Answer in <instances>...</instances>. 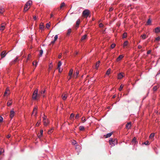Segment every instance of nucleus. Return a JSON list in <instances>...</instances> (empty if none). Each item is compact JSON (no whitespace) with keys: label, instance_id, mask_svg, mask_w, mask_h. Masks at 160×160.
<instances>
[{"label":"nucleus","instance_id":"1","mask_svg":"<svg viewBox=\"0 0 160 160\" xmlns=\"http://www.w3.org/2000/svg\"><path fill=\"white\" fill-rule=\"evenodd\" d=\"M32 4V1L29 0L25 4L24 9L23 12H27L30 8V6Z\"/></svg>","mask_w":160,"mask_h":160},{"label":"nucleus","instance_id":"2","mask_svg":"<svg viewBox=\"0 0 160 160\" xmlns=\"http://www.w3.org/2000/svg\"><path fill=\"white\" fill-rule=\"evenodd\" d=\"M40 94H38V89H36L33 92L32 98L33 99L35 100H38L40 97Z\"/></svg>","mask_w":160,"mask_h":160},{"label":"nucleus","instance_id":"3","mask_svg":"<svg viewBox=\"0 0 160 160\" xmlns=\"http://www.w3.org/2000/svg\"><path fill=\"white\" fill-rule=\"evenodd\" d=\"M90 14V12L89 10L88 9H85L83 11L82 13V16L84 18H87Z\"/></svg>","mask_w":160,"mask_h":160},{"label":"nucleus","instance_id":"4","mask_svg":"<svg viewBox=\"0 0 160 160\" xmlns=\"http://www.w3.org/2000/svg\"><path fill=\"white\" fill-rule=\"evenodd\" d=\"M109 142L112 146H113L117 143V141L115 139L111 138L109 140Z\"/></svg>","mask_w":160,"mask_h":160},{"label":"nucleus","instance_id":"5","mask_svg":"<svg viewBox=\"0 0 160 160\" xmlns=\"http://www.w3.org/2000/svg\"><path fill=\"white\" fill-rule=\"evenodd\" d=\"M131 122H129L126 124V128L127 129H129L131 128Z\"/></svg>","mask_w":160,"mask_h":160},{"label":"nucleus","instance_id":"6","mask_svg":"<svg viewBox=\"0 0 160 160\" xmlns=\"http://www.w3.org/2000/svg\"><path fill=\"white\" fill-rule=\"evenodd\" d=\"M7 53H6L5 51H3L1 53L0 55L1 57V58H4L7 55Z\"/></svg>","mask_w":160,"mask_h":160},{"label":"nucleus","instance_id":"7","mask_svg":"<svg viewBox=\"0 0 160 160\" xmlns=\"http://www.w3.org/2000/svg\"><path fill=\"white\" fill-rule=\"evenodd\" d=\"M124 73L122 72H121L118 74V79H121L123 77Z\"/></svg>","mask_w":160,"mask_h":160},{"label":"nucleus","instance_id":"8","mask_svg":"<svg viewBox=\"0 0 160 160\" xmlns=\"http://www.w3.org/2000/svg\"><path fill=\"white\" fill-rule=\"evenodd\" d=\"M43 122L44 125L45 126H47L49 123L48 120L47 119H44V120H43Z\"/></svg>","mask_w":160,"mask_h":160},{"label":"nucleus","instance_id":"9","mask_svg":"<svg viewBox=\"0 0 160 160\" xmlns=\"http://www.w3.org/2000/svg\"><path fill=\"white\" fill-rule=\"evenodd\" d=\"M14 113L15 112L13 109L11 111L10 116L11 118H12L14 116Z\"/></svg>","mask_w":160,"mask_h":160},{"label":"nucleus","instance_id":"10","mask_svg":"<svg viewBox=\"0 0 160 160\" xmlns=\"http://www.w3.org/2000/svg\"><path fill=\"white\" fill-rule=\"evenodd\" d=\"M68 94L66 93H63L62 95V99L63 100H65L67 97Z\"/></svg>","mask_w":160,"mask_h":160},{"label":"nucleus","instance_id":"11","mask_svg":"<svg viewBox=\"0 0 160 160\" xmlns=\"http://www.w3.org/2000/svg\"><path fill=\"white\" fill-rule=\"evenodd\" d=\"M37 107H35L33 109V112L32 113V114H34V113L35 112V114L34 115L36 117V116L37 114Z\"/></svg>","mask_w":160,"mask_h":160},{"label":"nucleus","instance_id":"12","mask_svg":"<svg viewBox=\"0 0 160 160\" xmlns=\"http://www.w3.org/2000/svg\"><path fill=\"white\" fill-rule=\"evenodd\" d=\"M154 32L156 33H158L160 32V27H158L156 28Z\"/></svg>","mask_w":160,"mask_h":160},{"label":"nucleus","instance_id":"13","mask_svg":"<svg viewBox=\"0 0 160 160\" xmlns=\"http://www.w3.org/2000/svg\"><path fill=\"white\" fill-rule=\"evenodd\" d=\"M123 57V56L122 55H120L117 59V61L118 62L120 61L121 59Z\"/></svg>","mask_w":160,"mask_h":160},{"label":"nucleus","instance_id":"14","mask_svg":"<svg viewBox=\"0 0 160 160\" xmlns=\"http://www.w3.org/2000/svg\"><path fill=\"white\" fill-rule=\"evenodd\" d=\"M137 142L136 141V138L135 137L134 138L132 141L131 143H132V144H135L137 143Z\"/></svg>","mask_w":160,"mask_h":160},{"label":"nucleus","instance_id":"15","mask_svg":"<svg viewBox=\"0 0 160 160\" xmlns=\"http://www.w3.org/2000/svg\"><path fill=\"white\" fill-rule=\"evenodd\" d=\"M87 37V35L86 34H85L84 35H83V36H82V37L81 39V42L83 41L84 40H85V39H86Z\"/></svg>","mask_w":160,"mask_h":160},{"label":"nucleus","instance_id":"16","mask_svg":"<svg viewBox=\"0 0 160 160\" xmlns=\"http://www.w3.org/2000/svg\"><path fill=\"white\" fill-rule=\"evenodd\" d=\"M100 61H98L96 63L95 65V68L96 69H97L99 67V65L100 64Z\"/></svg>","mask_w":160,"mask_h":160},{"label":"nucleus","instance_id":"17","mask_svg":"<svg viewBox=\"0 0 160 160\" xmlns=\"http://www.w3.org/2000/svg\"><path fill=\"white\" fill-rule=\"evenodd\" d=\"M18 60V58L17 57L14 60H13L12 62H11V64H14L15 63L17 62Z\"/></svg>","mask_w":160,"mask_h":160},{"label":"nucleus","instance_id":"18","mask_svg":"<svg viewBox=\"0 0 160 160\" xmlns=\"http://www.w3.org/2000/svg\"><path fill=\"white\" fill-rule=\"evenodd\" d=\"M79 73V71L77 70H76L75 73L74 74V75H73V77H76V78H77L78 75Z\"/></svg>","mask_w":160,"mask_h":160},{"label":"nucleus","instance_id":"19","mask_svg":"<svg viewBox=\"0 0 160 160\" xmlns=\"http://www.w3.org/2000/svg\"><path fill=\"white\" fill-rule=\"evenodd\" d=\"M44 27V26L43 23H41L39 25L40 29H43Z\"/></svg>","mask_w":160,"mask_h":160},{"label":"nucleus","instance_id":"20","mask_svg":"<svg viewBox=\"0 0 160 160\" xmlns=\"http://www.w3.org/2000/svg\"><path fill=\"white\" fill-rule=\"evenodd\" d=\"M80 20L79 19H78L76 22V27L78 28V27L79 24H80Z\"/></svg>","mask_w":160,"mask_h":160},{"label":"nucleus","instance_id":"21","mask_svg":"<svg viewBox=\"0 0 160 160\" xmlns=\"http://www.w3.org/2000/svg\"><path fill=\"white\" fill-rule=\"evenodd\" d=\"M73 72V69H71L69 72V75L70 77H72V74Z\"/></svg>","mask_w":160,"mask_h":160},{"label":"nucleus","instance_id":"22","mask_svg":"<svg viewBox=\"0 0 160 160\" xmlns=\"http://www.w3.org/2000/svg\"><path fill=\"white\" fill-rule=\"evenodd\" d=\"M12 100H9L7 103V106H10V105H11L12 104Z\"/></svg>","mask_w":160,"mask_h":160},{"label":"nucleus","instance_id":"23","mask_svg":"<svg viewBox=\"0 0 160 160\" xmlns=\"http://www.w3.org/2000/svg\"><path fill=\"white\" fill-rule=\"evenodd\" d=\"M65 3L64 2H62L60 6V9H61L63 7H65Z\"/></svg>","mask_w":160,"mask_h":160},{"label":"nucleus","instance_id":"24","mask_svg":"<svg viewBox=\"0 0 160 160\" xmlns=\"http://www.w3.org/2000/svg\"><path fill=\"white\" fill-rule=\"evenodd\" d=\"M45 91H46L45 90H41L40 92V95H42L43 97H44L45 96L43 94L45 92Z\"/></svg>","mask_w":160,"mask_h":160},{"label":"nucleus","instance_id":"25","mask_svg":"<svg viewBox=\"0 0 160 160\" xmlns=\"http://www.w3.org/2000/svg\"><path fill=\"white\" fill-rule=\"evenodd\" d=\"M154 133H152L150 134L149 136V138L150 139H152L154 137Z\"/></svg>","mask_w":160,"mask_h":160},{"label":"nucleus","instance_id":"26","mask_svg":"<svg viewBox=\"0 0 160 160\" xmlns=\"http://www.w3.org/2000/svg\"><path fill=\"white\" fill-rule=\"evenodd\" d=\"M5 26H2L0 27V31H2L5 28Z\"/></svg>","mask_w":160,"mask_h":160},{"label":"nucleus","instance_id":"27","mask_svg":"<svg viewBox=\"0 0 160 160\" xmlns=\"http://www.w3.org/2000/svg\"><path fill=\"white\" fill-rule=\"evenodd\" d=\"M112 132H110V133H108L106 135V138H108L110 137L111 136V135L112 134Z\"/></svg>","mask_w":160,"mask_h":160},{"label":"nucleus","instance_id":"28","mask_svg":"<svg viewBox=\"0 0 160 160\" xmlns=\"http://www.w3.org/2000/svg\"><path fill=\"white\" fill-rule=\"evenodd\" d=\"M71 31H72V30L71 28H69L68 29L67 35H69L70 34Z\"/></svg>","mask_w":160,"mask_h":160},{"label":"nucleus","instance_id":"29","mask_svg":"<svg viewBox=\"0 0 160 160\" xmlns=\"http://www.w3.org/2000/svg\"><path fill=\"white\" fill-rule=\"evenodd\" d=\"M141 36L142 38L143 39H145V38H146V34H144L143 35H142Z\"/></svg>","mask_w":160,"mask_h":160},{"label":"nucleus","instance_id":"30","mask_svg":"<svg viewBox=\"0 0 160 160\" xmlns=\"http://www.w3.org/2000/svg\"><path fill=\"white\" fill-rule=\"evenodd\" d=\"M74 114L73 113H71L70 116V119L71 120L72 119L74 118Z\"/></svg>","mask_w":160,"mask_h":160},{"label":"nucleus","instance_id":"31","mask_svg":"<svg viewBox=\"0 0 160 160\" xmlns=\"http://www.w3.org/2000/svg\"><path fill=\"white\" fill-rule=\"evenodd\" d=\"M62 64V63L61 62V61H59L58 63V68H60V67L61 66Z\"/></svg>","mask_w":160,"mask_h":160},{"label":"nucleus","instance_id":"32","mask_svg":"<svg viewBox=\"0 0 160 160\" xmlns=\"http://www.w3.org/2000/svg\"><path fill=\"white\" fill-rule=\"evenodd\" d=\"M4 12V9L2 8H0V13L2 14Z\"/></svg>","mask_w":160,"mask_h":160},{"label":"nucleus","instance_id":"33","mask_svg":"<svg viewBox=\"0 0 160 160\" xmlns=\"http://www.w3.org/2000/svg\"><path fill=\"white\" fill-rule=\"evenodd\" d=\"M158 88V87L157 86H155L153 87V89L154 91H155L157 90Z\"/></svg>","mask_w":160,"mask_h":160},{"label":"nucleus","instance_id":"34","mask_svg":"<svg viewBox=\"0 0 160 160\" xmlns=\"http://www.w3.org/2000/svg\"><path fill=\"white\" fill-rule=\"evenodd\" d=\"M128 42L127 41H125L123 44V47H125L128 45Z\"/></svg>","mask_w":160,"mask_h":160},{"label":"nucleus","instance_id":"35","mask_svg":"<svg viewBox=\"0 0 160 160\" xmlns=\"http://www.w3.org/2000/svg\"><path fill=\"white\" fill-rule=\"evenodd\" d=\"M53 128H52L51 129L49 130L48 132V134H50L53 132Z\"/></svg>","mask_w":160,"mask_h":160},{"label":"nucleus","instance_id":"36","mask_svg":"<svg viewBox=\"0 0 160 160\" xmlns=\"http://www.w3.org/2000/svg\"><path fill=\"white\" fill-rule=\"evenodd\" d=\"M39 52H40V53H39V55L40 57H41L42 55V54L43 53V50H40V51H39Z\"/></svg>","mask_w":160,"mask_h":160},{"label":"nucleus","instance_id":"37","mask_svg":"<svg viewBox=\"0 0 160 160\" xmlns=\"http://www.w3.org/2000/svg\"><path fill=\"white\" fill-rule=\"evenodd\" d=\"M151 23V20L149 19L148 20V21L147 22V24L148 25H150Z\"/></svg>","mask_w":160,"mask_h":160},{"label":"nucleus","instance_id":"38","mask_svg":"<svg viewBox=\"0 0 160 160\" xmlns=\"http://www.w3.org/2000/svg\"><path fill=\"white\" fill-rule=\"evenodd\" d=\"M4 151V150L3 148H0V155H1Z\"/></svg>","mask_w":160,"mask_h":160},{"label":"nucleus","instance_id":"39","mask_svg":"<svg viewBox=\"0 0 160 160\" xmlns=\"http://www.w3.org/2000/svg\"><path fill=\"white\" fill-rule=\"evenodd\" d=\"M79 129L80 130H83L84 129V128L83 126H81L79 127Z\"/></svg>","mask_w":160,"mask_h":160},{"label":"nucleus","instance_id":"40","mask_svg":"<svg viewBox=\"0 0 160 160\" xmlns=\"http://www.w3.org/2000/svg\"><path fill=\"white\" fill-rule=\"evenodd\" d=\"M50 22L47 23L46 25V27L48 28L50 27Z\"/></svg>","mask_w":160,"mask_h":160},{"label":"nucleus","instance_id":"41","mask_svg":"<svg viewBox=\"0 0 160 160\" xmlns=\"http://www.w3.org/2000/svg\"><path fill=\"white\" fill-rule=\"evenodd\" d=\"M127 33H124L122 35V38H124L126 37H127Z\"/></svg>","mask_w":160,"mask_h":160},{"label":"nucleus","instance_id":"42","mask_svg":"<svg viewBox=\"0 0 160 160\" xmlns=\"http://www.w3.org/2000/svg\"><path fill=\"white\" fill-rule=\"evenodd\" d=\"M143 144H144L146 145H148L149 144V142L148 141H147L145 142Z\"/></svg>","mask_w":160,"mask_h":160},{"label":"nucleus","instance_id":"43","mask_svg":"<svg viewBox=\"0 0 160 160\" xmlns=\"http://www.w3.org/2000/svg\"><path fill=\"white\" fill-rule=\"evenodd\" d=\"M110 70L111 69L110 68L108 69L106 72L107 74L109 75L110 74Z\"/></svg>","mask_w":160,"mask_h":160},{"label":"nucleus","instance_id":"44","mask_svg":"<svg viewBox=\"0 0 160 160\" xmlns=\"http://www.w3.org/2000/svg\"><path fill=\"white\" fill-rule=\"evenodd\" d=\"M32 64L33 66H35L36 67L37 64V63L36 62H33Z\"/></svg>","mask_w":160,"mask_h":160},{"label":"nucleus","instance_id":"45","mask_svg":"<svg viewBox=\"0 0 160 160\" xmlns=\"http://www.w3.org/2000/svg\"><path fill=\"white\" fill-rule=\"evenodd\" d=\"M116 46V44L115 43H113L111 45V48H113L115 47Z\"/></svg>","mask_w":160,"mask_h":160},{"label":"nucleus","instance_id":"46","mask_svg":"<svg viewBox=\"0 0 160 160\" xmlns=\"http://www.w3.org/2000/svg\"><path fill=\"white\" fill-rule=\"evenodd\" d=\"M58 38V35H56L54 37V41H56L57 39Z\"/></svg>","mask_w":160,"mask_h":160},{"label":"nucleus","instance_id":"47","mask_svg":"<svg viewBox=\"0 0 160 160\" xmlns=\"http://www.w3.org/2000/svg\"><path fill=\"white\" fill-rule=\"evenodd\" d=\"M82 121L83 122H84L86 121L85 117H82Z\"/></svg>","mask_w":160,"mask_h":160},{"label":"nucleus","instance_id":"48","mask_svg":"<svg viewBox=\"0 0 160 160\" xmlns=\"http://www.w3.org/2000/svg\"><path fill=\"white\" fill-rule=\"evenodd\" d=\"M3 120V118L0 116V122H2Z\"/></svg>","mask_w":160,"mask_h":160},{"label":"nucleus","instance_id":"49","mask_svg":"<svg viewBox=\"0 0 160 160\" xmlns=\"http://www.w3.org/2000/svg\"><path fill=\"white\" fill-rule=\"evenodd\" d=\"M123 87L122 86V85H121L119 88V90L120 91H121L123 88Z\"/></svg>","mask_w":160,"mask_h":160},{"label":"nucleus","instance_id":"50","mask_svg":"<svg viewBox=\"0 0 160 160\" xmlns=\"http://www.w3.org/2000/svg\"><path fill=\"white\" fill-rule=\"evenodd\" d=\"M72 143L73 144H74V145H75L76 144H77V142L76 141L74 140H73V141L72 142Z\"/></svg>","mask_w":160,"mask_h":160},{"label":"nucleus","instance_id":"51","mask_svg":"<svg viewBox=\"0 0 160 160\" xmlns=\"http://www.w3.org/2000/svg\"><path fill=\"white\" fill-rule=\"evenodd\" d=\"M58 68V69L59 72L60 73H61L62 70V69H61L60 68Z\"/></svg>","mask_w":160,"mask_h":160},{"label":"nucleus","instance_id":"52","mask_svg":"<svg viewBox=\"0 0 160 160\" xmlns=\"http://www.w3.org/2000/svg\"><path fill=\"white\" fill-rule=\"evenodd\" d=\"M160 39V37H158L156 38V40L157 41H159Z\"/></svg>","mask_w":160,"mask_h":160},{"label":"nucleus","instance_id":"53","mask_svg":"<svg viewBox=\"0 0 160 160\" xmlns=\"http://www.w3.org/2000/svg\"><path fill=\"white\" fill-rule=\"evenodd\" d=\"M79 114H77L75 118L76 119H78L79 118Z\"/></svg>","mask_w":160,"mask_h":160},{"label":"nucleus","instance_id":"54","mask_svg":"<svg viewBox=\"0 0 160 160\" xmlns=\"http://www.w3.org/2000/svg\"><path fill=\"white\" fill-rule=\"evenodd\" d=\"M43 131L42 130H41L40 132V134H41V135H42Z\"/></svg>","mask_w":160,"mask_h":160},{"label":"nucleus","instance_id":"55","mask_svg":"<svg viewBox=\"0 0 160 160\" xmlns=\"http://www.w3.org/2000/svg\"><path fill=\"white\" fill-rule=\"evenodd\" d=\"M113 8H112L111 7V8H110L109 11H112L113 10Z\"/></svg>","mask_w":160,"mask_h":160},{"label":"nucleus","instance_id":"56","mask_svg":"<svg viewBox=\"0 0 160 160\" xmlns=\"http://www.w3.org/2000/svg\"><path fill=\"white\" fill-rule=\"evenodd\" d=\"M103 26V25L102 24V23H100V24H99V27H102Z\"/></svg>","mask_w":160,"mask_h":160},{"label":"nucleus","instance_id":"57","mask_svg":"<svg viewBox=\"0 0 160 160\" xmlns=\"http://www.w3.org/2000/svg\"><path fill=\"white\" fill-rule=\"evenodd\" d=\"M52 67V63H51L50 64V65L49 66V67L50 68H51Z\"/></svg>","mask_w":160,"mask_h":160},{"label":"nucleus","instance_id":"58","mask_svg":"<svg viewBox=\"0 0 160 160\" xmlns=\"http://www.w3.org/2000/svg\"><path fill=\"white\" fill-rule=\"evenodd\" d=\"M55 42V41H54V40H53V41H52L51 42V43L50 44H53Z\"/></svg>","mask_w":160,"mask_h":160},{"label":"nucleus","instance_id":"59","mask_svg":"<svg viewBox=\"0 0 160 160\" xmlns=\"http://www.w3.org/2000/svg\"><path fill=\"white\" fill-rule=\"evenodd\" d=\"M151 52V50H149V51H148L147 52V54H150V53Z\"/></svg>","mask_w":160,"mask_h":160},{"label":"nucleus","instance_id":"60","mask_svg":"<svg viewBox=\"0 0 160 160\" xmlns=\"http://www.w3.org/2000/svg\"><path fill=\"white\" fill-rule=\"evenodd\" d=\"M8 91H7L6 90V91H5V92H4V96H6V94H7V93H8Z\"/></svg>","mask_w":160,"mask_h":160},{"label":"nucleus","instance_id":"61","mask_svg":"<svg viewBox=\"0 0 160 160\" xmlns=\"http://www.w3.org/2000/svg\"><path fill=\"white\" fill-rule=\"evenodd\" d=\"M40 123V122H39V121L37 122V123L36 124V126H38L39 125V124Z\"/></svg>","mask_w":160,"mask_h":160},{"label":"nucleus","instance_id":"62","mask_svg":"<svg viewBox=\"0 0 160 160\" xmlns=\"http://www.w3.org/2000/svg\"><path fill=\"white\" fill-rule=\"evenodd\" d=\"M38 137L39 138H40L42 136V135H41V134H40V133L38 134Z\"/></svg>","mask_w":160,"mask_h":160},{"label":"nucleus","instance_id":"63","mask_svg":"<svg viewBox=\"0 0 160 160\" xmlns=\"http://www.w3.org/2000/svg\"><path fill=\"white\" fill-rule=\"evenodd\" d=\"M142 47L141 46V45H139L138 46V49H140L142 48Z\"/></svg>","mask_w":160,"mask_h":160},{"label":"nucleus","instance_id":"64","mask_svg":"<svg viewBox=\"0 0 160 160\" xmlns=\"http://www.w3.org/2000/svg\"><path fill=\"white\" fill-rule=\"evenodd\" d=\"M6 90L7 91H9V88H8L7 87Z\"/></svg>","mask_w":160,"mask_h":160}]
</instances>
